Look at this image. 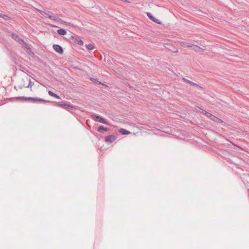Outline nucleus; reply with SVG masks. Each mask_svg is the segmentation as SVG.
Returning a JSON list of instances; mask_svg holds the SVG:
<instances>
[{
    "label": "nucleus",
    "instance_id": "nucleus-7",
    "mask_svg": "<svg viewBox=\"0 0 249 249\" xmlns=\"http://www.w3.org/2000/svg\"><path fill=\"white\" fill-rule=\"evenodd\" d=\"M55 105L58 107H62L65 109H72V107L71 105L67 104L64 102H58L56 103Z\"/></svg>",
    "mask_w": 249,
    "mask_h": 249
},
{
    "label": "nucleus",
    "instance_id": "nucleus-16",
    "mask_svg": "<svg viewBox=\"0 0 249 249\" xmlns=\"http://www.w3.org/2000/svg\"><path fill=\"white\" fill-rule=\"evenodd\" d=\"M57 33L60 35H63H63H65L66 34L67 32H66V31L65 29H58L57 30Z\"/></svg>",
    "mask_w": 249,
    "mask_h": 249
},
{
    "label": "nucleus",
    "instance_id": "nucleus-5",
    "mask_svg": "<svg viewBox=\"0 0 249 249\" xmlns=\"http://www.w3.org/2000/svg\"><path fill=\"white\" fill-rule=\"evenodd\" d=\"M71 40L75 43H76L79 45H83V41L80 38V37L75 35H73L71 36Z\"/></svg>",
    "mask_w": 249,
    "mask_h": 249
},
{
    "label": "nucleus",
    "instance_id": "nucleus-15",
    "mask_svg": "<svg viewBox=\"0 0 249 249\" xmlns=\"http://www.w3.org/2000/svg\"><path fill=\"white\" fill-rule=\"evenodd\" d=\"M102 130L107 131L108 130V129L107 127H104L103 125H100L98 127L97 131L100 133H102Z\"/></svg>",
    "mask_w": 249,
    "mask_h": 249
},
{
    "label": "nucleus",
    "instance_id": "nucleus-18",
    "mask_svg": "<svg viewBox=\"0 0 249 249\" xmlns=\"http://www.w3.org/2000/svg\"><path fill=\"white\" fill-rule=\"evenodd\" d=\"M0 17L5 20H7L10 18L8 16L2 14H0Z\"/></svg>",
    "mask_w": 249,
    "mask_h": 249
},
{
    "label": "nucleus",
    "instance_id": "nucleus-17",
    "mask_svg": "<svg viewBox=\"0 0 249 249\" xmlns=\"http://www.w3.org/2000/svg\"><path fill=\"white\" fill-rule=\"evenodd\" d=\"M86 47L87 49L91 50L94 49V47L92 44H88L86 45Z\"/></svg>",
    "mask_w": 249,
    "mask_h": 249
},
{
    "label": "nucleus",
    "instance_id": "nucleus-4",
    "mask_svg": "<svg viewBox=\"0 0 249 249\" xmlns=\"http://www.w3.org/2000/svg\"><path fill=\"white\" fill-rule=\"evenodd\" d=\"M11 37L13 39H14L15 41L18 42L19 44H24L25 45V47L27 48V46H28L27 44L24 42V41L17 34L15 33L12 34Z\"/></svg>",
    "mask_w": 249,
    "mask_h": 249
},
{
    "label": "nucleus",
    "instance_id": "nucleus-14",
    "mask_svg": "<svg viewBox=\"0 0 249 249\" xmlns=\"http://www.w3.org/2000/svg\"><path fill=\"white\" fill-rule=\"evenodd\" d=\"M48 94L49 95L53 96V97H54L56 98L57 99H61V97L59 96H58L57 94L53 93V91H52L51 90L49 91Z\"/></svg>",
    "mask_w": 249,
    "mask_h": 249
},
{
    "label": "nucleus",
    "instance_id": "nucleus-13",
    "mask_svg": "<svg viewBox=\"0 0 249 249\" xmlns=\"http://www.w3.org/2000/svg\"><path fill=\"white\" fill-rule=\"evenodd\" d=\"M90 80L97 85H106L105 84L102 83L101 82L98 81L97 79L94 78H91Z\"/></svg>",
    "mask_w": 249,
    "mask_h": 249
},
{
    "label": "nucleus",
    "instance_id": "nucleus-9",
    "mask_svg": "<svg viewBox=\"0 0 249 249\" xmlns=\"http://www.w3.org/2000/svg\"><path fill=\"white\" fill-rule=\"evenodd\" d=\"M53 50L59 54H62L63 53V49L62 47L58 44H53Z\"/></svg>",
    "mask_w": 249,
    "mask_h": 249
},
{
    "label": "nucleus",
    "instance_id": "nucleus-23",
    "mask_svg": "<svg viewBox=\"0 0 249 249\" xmlns=\"http://www.w3.org/2000/svg\"><path fill=\"white\" fill-rule=\"evenodd\" d=\"M185 46H187V47H192V46L188 45H187V44H186Z\"/></svg>",
    "mask_w": 249,
    "mask_h": 249
},
{
    "label": "nucleus",
    "instance_id": "nucleus-19",
    "mask_svg": "<svg viewBox=\"0 0 249 249\" xmlns=\"http://www.w3.org/2000/svg\"><path fill=\"white\" fill-rule=\"evenodd\" d=\"M24 87V85H18L15 86L14 88H15V89H16V90H18L19 89H22Z\"/></svg>",
    "mask_w": 249,
    "mask_h": 249
},
{
    "label": "nucleus",
    "instance_id": "nucleus-1",
    "mask_svg": "<svg viewBox=\"0 0 249 249\" xmlns=\"http://www.w3.org/2000/svg\"><path fill=\"white\" fill-rule=\"evenodd\" d=\"M16 99L18 100H22L23 101H29L31 102L36 103H45L47 102H50L49 101H48L47 100H44L42 98H34V97H25L24 96H20V97H16Z\"/></svg>",
    "mask_w": 249,
    "mask_h": 249
},
{
    "label": "nucleus",
    "instance_id": "nucleus-6",
    "mask_svg": "<svg viewBox=\"0 0 249 249\" xmlns=\"http://www.w3.org/2000/svg\"><path fill=\"white\" fill-rule=\"evenodd\" d=\"M44 16L49 18L50 19L53 20H57V17L55 16L53 13L52 12L47 11L45 12H44Z\"/></svg>",
    "mask_w": 249,
    "mask_h": 249
},
{
    "label": "nucleus",
    "instance_id": "nucleus-10",
    "mask_svg": "<svg viewBox=\"0 0 249 249\" xmlns=\"http://www.w3.org/2000/svg\"><path fill=\"white\" fill-rule=\"evenodd\" d=\"M116 137L114 135H108L105 138V141L110 143H112L116 140Z\"/></svg>",
    "mask_w": 249,
    "mask_h": 249
},
{
    "label": "nucleus",
    "instance_id": "nucleus-2",
    "mask_svg": "<svg viewBox=\"0 0 249 249\" xmlns=\"http://www.w3.org/2000/svg\"><path fill=\"white\" fill-rule=\"evenodd\" d=\"M200 109L202 110L201 113L207 116L208 118H210L211 120L213 121L216 123H222L223 121L220 119L215 117L214 115H213L211 113L208 112L202 109L201 108L199 107Z\"/></svg>",
    "mask_w": 249,
    "mask_h": 249
},
{
    "label": "nucleus",
    "instance_id": "nucleus-11",
    "mask_svg": "<svg viewBox=\"0 0 249 249\" xmlns=\"http://www.w3.org/2000/svg\"><path fill=\"white\" fill-rule=\"evenodd\" d=\"M119 132L122 135H127L130 133V132L124 128L119 129Z\"/></svg>",
    "mask_w": 249,
    "mask_h": 249
},
{
    "label": "nucleus",
    "instance_id": "nucleus-3",
    "mask_svg": "<svg viewBox=\"0 0 249 249\" xmlns=\"http://www.w3.org/2000/svg\"><path fill=\"white\" fill-rule=\"evenodd\" d=\"M91 118L94 121L104 124H108L107 121L105 119L102 117L101 116L97 115H92L91 116Z\"/></svg>",
    "mask_w": 249,
    "mask_h": 249
},
{
    "label": "nucleus",
    "instance_id": "nucleus-12",
    "mask_svg": "<svg viewBox=\"0 0 249 249\" xmlns=\"http://www.w3.org/2000/svg\"><path fill=\"white\" fill-rule=\"evenodd\" d=\"M183 80L185 82H187V83H189V84H190L191 85L193 86H196V87H198V86L197 85V84H196V83H194L193 82L190 81V80H189L185 78H183Z\"/></svg>",
    "mask_w": 249,
    "mask_h": 249
},
{
    "label": "nucleus",
    "instance_id": "nucleus-21",
    "mask_svg": "<svg viewBox=\"0 0 249 249\" xmlns=\"http://www.w3.org/2000/svg\"><path fill=\"white\" fill-rule=\"evenodd\" d=\"M34 83H32L31 81H30L29 85L26 87V88H29L32 87Z\"/></svg>",
    "mask_w": 249,
    "mask_h": 249
},
{
    "label": "nucleus",
    "instance_id": "nucleus-8",
    "mask_svg": "<svg viewBox=\"0 0 249 249\" xmlns=\"http://www.w3.org/2000/svg\"><path fill=\"white\" fill-rule=\"evenodd\" d=\"M147 15L148 17V18H149V19H151L153 22H154L156 23H157L158 24H161V22L160 21V20H159V19H158V18H156L155 17H154L152 15V14H151L150 13L148 12L147 13Z\"/></svg>",
    "mask_w": 249,
    "mask_h": 249
},
{
    "label": "nucleus",
    "instance_id": "nucleus-20",
    "mask_svg": "<svg viewBox=\"0 0 249 249\" xmlns=\"http://www.w3.org/2000/svg\"><path fill=\"white\" fill-rule=\"evenodd\" d=\"M193 49L194 50H195L196 51H198L199 50L202 49L196 45H195Z\"/></svg>",
    "mask_w": 249,
    "mask_h": 249
},
{
    "label": "nucleus",
    "instance_id": "nucleus-22",
    "mask_svg": "<svg viewBox=\"0 0 249 249\" xmlns=\"http://www.w3.org/2000/svg\"><path fill=\"white\" fill-rule=\"evenodd\" d=\"M39 12L42 14L43 16L44 15V12H45L46 11H41V10H38Z\"/></svg>",
    "mask_w": 249,
    "mask_h": 249
}]
</instances>
